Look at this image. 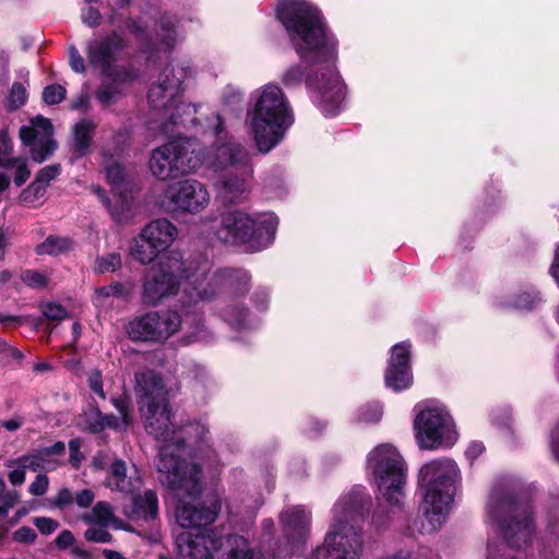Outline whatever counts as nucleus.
<instances>
[{
	"label": "nucleus",
	"instance_id": "nucleus-1",
	"mask_svg": "<svg viewBox=\"0 0 559 559\" xmlns=\"http://www.w3.org/2000/svg\"><path fill=\"white\" fill-rule=\"evenodd\" d=\"M277 16L290 40L305 61L325 63L320 76H310L307 84L317 94L319 105L326 115H334L345 97V90L334 69L335 43L325 31L320 12L305 0H282Z\"/></svg>",
	"mask_w": 559,
	"mask_h": 559
},
{
	"label": "nucleus",
	"instance_id": "nucleus-2",
	"mask_svg": "<svg viewBox=\"0 0 559 559\" xmlns=\"http://www.w3.org/2000/svg\"><path fill=\"white\" fill-rule=\"evenodd\" d=\"M211 262L205 258L185 263L178 253H171L145 272L142 285V301L157 306L176 295L183 282L182 307L198 306L216 296L227 272L211 273Z\"/></svg>",
	"mask_w": 559,
	"mask_h": 559
},
{
	"label": "nucleus",
	"instance_id": "nucleus-3",
	"mask_svg": "<svg viewBox=\"0 0 559 559\" xmlns=\"http://www.w3.org/2000/svg\"><path fill=\"white\" fill-rule=\"evenodd\" d=\"M213 119L211 128L216 139L209 148L201 151V167L204 166L217 175L215 185L224 202H240L251 186V154L235 136L226 132L219 115H215Z\"/></svg>",
	"mask_w": 559,
	"mask_h": 559
},
{
	"label": "nucleus",
	"instance_id": "nucleus-4",
	"mask_svg": "<svg viewBox=\"0 0 559 559\" xmlns=\"http://www.w3.org/2000/svg\"><path fill=\"white\" fill-rule=\"evenodd\" d=\"M294 116L282 88L266 84L260 91L251 114V134L260 153H269L293 124Z\"/></svg>",
	"mask_w": 559,
	"mask_h": 559
},
{
	"label": "nucleus",
	"instance_id": "nucleus-5",
	"mask_svg": "<svg viewBox=\"0 0 559 559\" xmlns=\"http://www.w3.org/2000/svg\"><path fill=\"white\" fill-rule=\"evenodd\" d=\"M419 475L426 487L421 503L428 524L426 530L436 532L442 526L449 512L459 469L452 460H436L425 464Z\"/></svg>",
	"mask_w": 559,
	"mask_h": 559
},
{
	"label": "nucleus",
	"instance_id": "nucleus-6",
	"mask_svg": "<svg viewBox=\"0 0 559 559\" xmlns=\"http://www.w3.org/2000/svg\"><path fill=\"white\" fill-rule=\"evenodd\" d=\"M489 518L497 522L511 547H527L535 535L531 506L519 502L502 488L495 487L487 504Z\"/></svg>",
	"mask_w": 559,
	"mask_h": 559
},
{
	"label": "nucleus",
	"instance_id": "nucleus-7",
	"mask_svg": "<svg viewBox=\"0 0 559 559\" xmlns=\"http://www.w3.org/2000/svg\"><path fill=\"white\" fill-rule=\"evenodd\" d=\"M277 225L278 219L272 214L252 216L234 210L222 214L215 235L223 242L247 245L252 250H261L274 240Z\"/></svg>",
	"mask_w": 559,
	"mask_h": 559
},
{
	"label": "nucleus",
	"instance_id": "nucleus-8",
	"mask_svg": "<svg viewBox=\"0 0 559 559\" xmlns=\"http://www.w3.org/2000/svg\"><path fill=\"white\" fill-rule=\"evenodd\" d=\"M140 413L144 419L146 431L154 436L156 440L164 442L159 449L158 457H160L162 451L169 447V452L173 453L179 466L189 464L181 457V454L185 452L182 444L187 442L189 445H197L205 440L209 432L207 428L201 423L189 424L179 431H176L170 421L168 401L154 406L143 407L140 409Z\"/></svg>",
	"mask_w": 559,
	"mask_h": 559
},
{
	"label": "nucleus",
	"instance_id": "nucleus-9",
	"mask_svg": "<svg viewBox=\"0 0 559 559\" xmlns=\"http://www.w3.org/2000/svg\"><path fill=\"white\" fill-rule=\"evenodd\" d=\"M182 323L192 329L190 342L205 338L206 332L203 329L201 314H187L182 320L176 311L171 310L150 311L135 318L129 323L128 333L133 340L159 342L174 335Z\"/></svg>",
	"mask_w": 559,
	"mask_h": 559
},
{
	"label": "nucleus",
	"instance_id": "nucleus-10",
	"mask_svg": "<svg viewBox=\"0 0 559 559\" xmlns=\"http://www.w3.org/2000/svg\"><path fill=\"white\" fill-rule=\"evenodd\" d=\"M378 489L389 504L397 506L403 498L405 468L401 454L390 444L377 447L368 457Z\"/></svg>",
	"mask_w": 559,
	"mask_h": 559
},
{
	"label": "nucleus",
	"instance_id": "nucleus-11",
	"mask_svg": "<svg viewBox=\"0 0 559 559\" xmlns=\"http://www.w3.org/2000/svg\"><path fill=\"white\" fill-rule=\"evenodd\" d=\"M201 167V150L190 143L170 142L153 151L150 169L160 180L197 171Z\"/></svg>",
	"mask_w": 559,
	"mask_h": 559
},
{
	"label": "nucleus",
	"instance_id": "nucleus-12",
	"mask_svg": "<svg viewBox=\"0 0 559 559\" xmlns=\"http://www.w3.org/2000/svg\"><path fill=\"white\" fill-rule=\"evenodd\" d=\"M189 67H181L179 64H171L166 67L159 74L156 83H154L147 94V99L152 108L156 110L175 109L171 112L170 120L173 123H178V118L181 111L194 112L191 105L178 104L177 97L181 92V84L187 76Z\"/></svg>",
	"mask_w": 559,
	"mask_h": 559
},
{
	"label": "nucleus",
	"instance_id": "nucleus-13",
	"mask_svg": "<svg viewBox=\"0 0 559 559\" xmlns=\"http://www.w3.org/2000/svg\"><path fill=\"white\" fill-rule=\"evenodd\" d=\"M415 437L424 450L450 447L456 441V431L450 415L442 408L427 407L414 420Z\"/></svg>",
	"mask_w": 559,
	"mask_h": 559
},
{
	"label": "nucleus",
	"instance_id": "nucleus-14",
	"mask_svg": "<svg viewBox=\"0 0 559 559\" xmlns=\"http://www.w3.org/2000/svg\"><path fill=\"white\" fill-rule=\"evenodd\" d=\"M206 187L195 179H185L169 185L162 197L160 203L168 213L197 214L210 204Z\"/></svg>",
	"mask_w": 559,
	"mask_h": 559
},
{
	"label": "nucleus",
	"instance_id": "nucleus-15",
	"mask_svg": "<svg viewBox=\"0 0 559 559\" xmlns=\"http://www.w3.org/2000/svg\"><path fill=\"white\" fill-rule=\"evenodd\" d=\"M53 128L49 119L36 116L28 126L20 129V139L34 162L43 163L49 158L57 148V142L52 138Z\"/></svg>",
	"mask_w": 559,
	"mask_h": 559
},
{
	"label": "nucleus",
	"instance_id": "nucleus-16",
	"mask_svg": "<svg viewBox=\"0 0 559 559\" xmlns=\"http://www.w3.org/2000/svg\"><path fill=\"white\" fill-rule=\"evenodd\" d=\"M411 344L403 342L392 348L389 367L385 373V383L395 391L407 389L412 384L409 371Z\"/></svg>",
	"mask_w": 559,
	"mask_h": 559
},
{
	"label": "nucleus",
	"instance_id": "nucleus-17",
	"mask_svg": "<svg viewBox=\"0 0 559 559\" xmlns=\"http://www.w3.org/2000/svg\"><path fill=\"white\" fill-rule=\"evenodd\" d=\"M105 486L115 491L133 495L142 486V477L135 465L128 467L124 461L117 459L109 467Z\"/></svg>",
	"mask_w": 559,
	"mask_h": 559
},
{
	"label": "nucleus",
	"instance_id": "nucleus-18",
	"mask_svg": "<svg viewBox=\"0 0 559 559\" xmlns=\"http://www.w3.org/2000/svg\"><path fill=\"white\" fill-rule=\"evenodd\" d=\"M135 394L140 409L168 401L163 380L154 371L146 370L138 372L135 374Z\"/></svg>",
	"mask_w": 559,
	"mask_h": 559
},
{
	"label": "nucleus",
	"instance_id": "nucleus-19",
	"mask_svg": "<svg viewBox=\"0 0 559 559\" xmlns=\"http://www.w3.org/2000/svg\"><path fill=\"white\" fill-rule=\"evenodd\" d=\"M121 36L112 34L99 40H93L87 45V59L93 66L108 73L111 64L116 61L117 53L122 49Z\"/></svg>",
	"mask_w": 559,
	"mask_h": 559
},
{
	"label": "nucleus",
	"instance_id": "nucleus-20",
	"mask_svg": "<svg viewBox=\"0 0 559 559\" xmlns=\"http://www.w3.org/2000/svg\"><path fill=\"white\" fill-rule=\"evenodd\" d=\"M281 523L287 543L299 545L309 533L310 513L304 507H290L281 513Z\"/></svg>",
	"mask_w": 559,
	"mask_h": 559
},
{
	"label": "nucleus",
	"instance_id": "nucleus-21",
	"mask_svg": "<svg viewBox=\"0 0 559 559\" xmlns=\"http://www.w3.org/2000/svg\"><path fill=\"white\" fill-rule=\"evenodd\" d=\"M106 177L108 181L112 185L114 197L117 199V203L119 204L120 210L112 209L110 205V200L106 197L105 191L100 187H96L94 189L95 193L103 201L105 206L109 210L111 215L117 219H121L123 213L129 211V201L127 197L122 195L121 186L123 185V169L116 162H107L105 165Z\"/></svg>",
	"mask_w": 559,
	"mask_h": 559
},
{
	"label": "nucleus",
	"instance_id": "nucleus-22",
	"mask_svg": "<svg viewBox=\"0 0 559 559\" xmlns=\"http://www.w3.org/2000/svg\"><path fill=\"white\" fill-rule=\"evenodd\" d=\"M143 237L156 245L157 249L163 252L167 250L177 237V227L166 218H158L150 222L142 229Z\"/></svg>",
	"mask_w": 559,
	"mask_h": 559
},
{
	"label": "nucleus",
	"instance_id": "nucleus-23",
	"mask_svg": "<svg viewBox=\"0 0 559 559\" xmlns=\"http://www.w3.org/2000/svg\"><path fill=\"white\" fill-rule=\"evenodd\" d=\"M158 513V500L157 496L153 490H145L143 495L134 496L130 510L129 516L133 520L154 519Z\"/></svg>",
	"mask_w": 559,
	"mask_h": 559
},
{
	"label": "nucleus",
	"instance_id": "nucleus-24",
	"mask_svg": "<svg viewBox=\"0 0 559 559\" xmlns=\"http://www.w3.org/2000/svg\"><path fill=\"white\" fill-rule=\"evenodd\" d=\"M95 128V123L88 119H83L73 127L72 151L76 157H82L88 152Z\"/></svg>",
	"mask_w": 559,
	"mask_h": 559
},
{
	"label": "nucleus",
	"instance_id": "nucleus-25",
	"mask_svg": "<svg viewBox=\"0 0 559 559\" xmlns=\"http://www.w3.org/2000/svg\"><path fill=\"white\" fill-rule=\"evenodd\" d=\"M143 236L144 233L141 230V233L132 239L129 252L132 259L143 265H146L152 263L162 252L157 249L154 242Z\"/></svg>",
	"mask_w": 559,
	"mask_h": 559
},
{
	"label": "nucleus",
	"instance_id": "nucleus-26",
	"mask_svg": "<svg viewBox=\"0 0 559 559\" xmlns=\"http://www.w3.org/2000/svg\"><path fill=\"white\" fill-rule=\"evenodd\" d=\"M112 508L108 502L99 501L93 509L82 515V520L87 524L100 525L107 527L114 520Z\"/></svg>",
	"mask_w": 559,
	"mask_h": 559
},
{
	"label": "nucleus",
	"instance_id": "nucleus-27",
	"mask_svg": "<svg viewBox=\"0 0 559 559\" xmlns=\"http://www.w3.org/2000/svg\"><path fill=\"white\" fill-rule=\"evenodd\" d=\"M70 247L71 241L68 238L49 236L44 242L36 246L35 251L39 255H56L67 251Z\"/></svg>",
	"mask_w": 559,
	"mask_h": 559
},
{
	"label": "nucleus",
	"instance_id": "nucleus-28",
	"mask_svg": "<svg viewBox=\"0 0 559 559\" xmlns=\"http://www.w3.org/2000/svg\"><path fill=\"white\" fill-rule=\"evenodd\" d=\"M46 193V189L35 180L29 183L19 195V202L25 206H38Z\"/></svg>",
	"mask_w": 559,
	"mask_h": 559
},
{
	"label": "nucleus",
	"instance_id": "nucleus-29",
	"mask_svg": "<svg viewBox=\"0 0 559 559\" xmlns=\"http://www.w3.org/2000/svg\"><path fill=\"white\" fill-rule=\"evenodd\" d=\"M122 265L121 255L117 252L106 253L96 258L94 272L105 274L119 270Z\"/></svg>",
	"mask_w": 559,
	"mask_h": 559
},
{
	"label": "nucleus",
	"instance_id": "nucleus-30",
	"mask_svg": "<svg viewBox=\"0 0 559 559\" xmlns=\"http://www.w3.org/2000/svg\"><path fill=\"white\" fill-rule=\"evenodd\" d=\"M5 465L8 467H13L15 465H19L20 467L25 468V471L29 469L33 472L39 471L44 466V464H41V456L39 453V449L32 453L22 455L15 460H9V461H7Z\"/></svg>",
	"mask_w": 559,
	"mask_h": 559
},
{
	"label": "nucleus",
	"instance_id": "nucleus-31",
	"mask_svg": "<svg viewBox=\"0 0 559 559\" xmlns=\"http://www.w3.org/2000/svg\"><path fill=\"white\" fill-rule=\"evenodd\" d=\"M124 287L119 282H114L107 286L99 287L95 290L94 300L97 305H103L105 298L123 296Z\"/></svg>",
	"mask_w": 559,
	"mask_h": 559
},
{
	"label": "nucleus",
	"instance_id": "nucleus-32",
	"mask_svg": "<svg viewBox=\"0 0 559 559\" xmlns=\"http://www.w3.org/2000/svg\"><path fill=\"white\" fill-rule=\"evenodd\" d=\"M92 417L97 418V424H92L91 432H99L106 428H120L118 419L114 415H103L99 409L92 411Z\"/></svg>",
	"mask_w": 559,
	"mask_h": 559
},
{
	"label": "nucleus",
	"instance_id": "nucleus-33",
	"mask_svg": "<svg viewBox=\"0 0 559 559\" xmlns=\"http://www.w3.org/2000/svg\"><path fill=\"white\" fill-rule=\"evenodd\" d=\"M26 88L21 83H14L10 90L8 97V108L15 110L23 106L26 102Z\"/></svg>",
	"mask_w": 559,
	"mask_h": 559
},
{
	"label": "nucleus",
	"instance_id": "nucleus-34",
	"mask_svg": "<svg viewBox=\"0 0 559 559\" xmlns=\"http://www.w3.org/2000/svg\"><path fill=\"white\" fill-rule=\"evenodd\" d=\"M10 165H13L15 167V175L13 179L14 183L17 187H21L28 180L31 176V170L27 166V160L21 157L12 158L10 160Z\"/></svg>",
	"mask_w": 559,
	"mask_h": 559
},
{
	"label": "nucleus",
	"instance_id": "nucleus-35",
	"mask_svg": "<svg viewBox=\"0 0 559 559\" xmlns=\"http://www.w3.org/2000/svg\"><path fill=\"white\" fill-rule=\"evenodd\" d=\"M66 97V88L60 84H52L45 87L43 92V99L48 105H56L61 103Z\"/></svg>",
	"mask_w": 559,
	"mask_h": 559
},
{
	"label": "nucleus",
	"instance_id": "nucleus-36",
	"mask_svg": "<svg viewBox=\"0 0 559 559\" xmlns=\"http://www.w3.org/2000/svg\"><path fill=\"white\" fill-rule=\"evenodd\" d=\"M22 281L32 288H40L45 287L48 283V278L45 274L33 271V270H26L21 275Z\"/></svg>",
	"mask_w": 559,
	"mask_h": 559
},
{
	"label": "nucleus",
	"instance_id": "nucleus-37",
	"mask_svg": "<svg viewBox=\"0 0 559 559\" xmlns=\"http://www.w3.org/2000/svg\"><path fill=\"white\" fill-rule=\"evenodd\" d=\"M41 312L47 320L61 321L68 318V311L59 304L48 302L43 306Z\"/></svg>",
	"mask_w": 559,
	"mask_h": 559
},
{
	"label": "nucleus",
	"instance_id": "nucleus-38",
	"mask_svg": "<svg viewBox=\"0 0 559 559\" xmlns=\"http://www.w3.org/2000/svg\"><path fill=\"white\" fill-rule=\"evenodd\" d=\"M60 165L46 166L38 171L35 181L43 186L45 189H47L50 181L53 180L60 174Z\"/></svg>",
	"mask_w": 559,
	"mask_h": 559
},
{
	"label": "nucleus",
	"instance_id": "nucleus-39",
	"mask_svg": "<svg viewBox=\"0 0 559 559\" xmlns=\"http://www.w3.org/2000/svg\"><path fill=\"white\" fill-rule=\"evenodd\" d=\"M99 525V527H90L85 531L84 537L88 542L93 543H111L112 535Z\"/></svg>",
	"mask_w": 559,
	"mask_h": 559
},
{
	"label": "nucleus",
	"instance_id": "nucleus-40",
	"mask_svg": "<svg viewBox=\"0 0 559 559\" xmlns=\"http://www.w3.org/2000/svg\"><path fill=\"white\" fill-rule=\"evenodd\" d=\"M112 405L118 411L121 417V421L124 428H128L132 424V417L130 415L129 401L126 397H115L111 400Z\"/></svg>",
	"mask_w": 559,
	"mask_h": 559
},
{
	"label": "nucleus",
	"instance_id": "nucleus-41",
	"mask_svg": "<svg viewBox=\"0 0 559 559\" xmlns=\"http://www.w3.org/2000/svg\"><path fill=\"white\" fill-rule=\"evenodd\" d=\"M0 520H2L8 516L9 510L19 503L20 495L16 490H11L5 492V495L0 498Z\"/></svg>",
	"mask_w": 559,
	"mask_h": 559
},
{
	"label": "nucleus",
	"instance_id": "nucleus-42",
	"mask_svg": "<svg viewBox=\"0 0 559 559\" xmlns=\"http://www.w3.org/2000/svg\"><path fill=\"white\" fill-rule=\"evenodd\" d=\"M12 151V142L7 131L0 132V166L8 167L10 165L9 155Z\"/></svg>",
	"mask_w": 559,
	"mask_h": 559
},
{
	"label": "nucleus",
	"instance_id": "nucleus-43",
	"mask_svg": "<svg viewBox=\"0 0 559 559\" xmlns=\"http://www.w3.org/2000/svg\"><path fill=\"white\" fill-rule=\"evenodd\" d=\"M118 91L110 85H102L96 92V98L103 106H109L116 102Z\"/></svg>",
	"mask_w": 559,
	"mask_h": 559
},
{
	"label": "nucleus",
	"instance_id": "nucleus-44",
	"mask_svg": "<svg viewBox=\"0 0 559 559\" xmlns=\"http://www.w3.org/2000/svg\"><path fill=\"white\" fill-rule=\"evenodd\" d=\"M302 80L304 71L299 66L290 67L282 76V81L286 86H296L300 84Z\"/></svg>",
	"mask_w": 559,
	"mask_h": 559
},
{
	"label": "nucleus",
	"instance_id": "nucleus-45",
	"mask_svg": "<svg viewBox=\"0 0 559 559\" xmlns=\"http://www.w3.org/2000/svg\"><path fill=\"white\" fill-rule=\"evenodd\" d=\"M88 385H90V389L95 393L97 394L102 400H105L106 399V394L104 392V389H103V377H102V372L97 369H94L91 371V373L88 374Z\"/></svg>",
	"mask_w": 559,
	"mask_h": 559
},
{
	"label": "nucleus",
	"instance_id": "nucleus-46",
	"mask_svg": "<svg viewBox=\"0 0 559 559\" xmlns=\"http://www.w3.org/2000/svg\"><path fill=\"white\" fill-rule=\"evenodd\" d=\"M49 486V478L44 475L39 474L36 476L34 481L29 485L28 491L33 496H43L46 493Z\"/></svg>",
	"mask_w": 559,
	"mask_h": 559
},
{
	"label": "nucleus",
	"instance_id": "nucleus-47",
	"mask_svg": "<svg viewBox=\"0 0 559 559\" xmlns=\"http://www.w3.org/2000/svg\"><path fill=\"white\" fill-rule=\"evenodd\" d=\"M241 102L242 93L233 86H227L223 95V103L226 106L234 108L240 105Z\"/></svg>",
	"mask_w": 559,
	"mask_h": 559
},
{
	"label": "nucleus",
	"instance_id": "nucleus-48",
	"mask_svg": "<svg viewBox=\"0 0 559 559\" xmlns=\"http://www.w3.org/2000/svg\"><path fill=\"white\" fill-rule=\"evenodd\" d=\"M35 526L39 530V532L44 535H49L53 533L58 527V522L50 518H36L34 520Z\"/></svg>",
	"mask_w": 559,
	"mask_h": 559
},
{
	"label": "nucleus",
	"instance_id": "nucleus-49",
	"mask_svg": "<svg viewBox=\"0 0 559 559\" xmlns=\"http://www.w3.org/2000/svg\"><path fill=\"white\" fill-rule=\"evenodd\" d=\"M69 63L71 69L76 73H83L85 71L84 59L74 46L69 49Z\"/></svg>",
	"mask_w": 559,
	"mask_h": 559
},
{
	"label": "nucleus",
	"instance_id": "nucleus-50",
	"mask_svg": "<svg viewBox=\"0 0 559 559\" xmlns=\"http://www.w3.org/2000/svg\"><path fill=\"white\" fill-rule=\"evenodd\" d=\"M13 539L19 543L29 544L36 539V533L29 526H22L14 532Z\"/></svg>",
	"mask_w": 559,
	"mask_h": 559
},
{
	"label": "nucleus",
	"instance_id": "nucleus-51",
	"mask_svg": "<svg viewBox=\"0 0 559 559\" xmlns=\"http://www.w3.org/2000/svg\"><path fill=\"white\" fill-rule=\"evenodd\" d=\"M81 442L78 439H73L69 442V451H70V463L74 467H79L83 460V454L80 451Z\"/></svg>",
	"mask_w": 559,
	"mask_h": 559
},
{
	"label": "nucleus",
	"instance_id": "nucleus-52",
	"mask_svg": "<svg viewBox=\"0 0 559 559\" xmlns=\"http://www.w3.org/2000/svg\"><path fill=\"white\" fill-rule=\"evenodd\" d=\"M82 20L87 26L96 27L100 24L102 15L98 10L90 7L83 11Z\"/></svg>",
	"mask_w": 559,
	"mask_h": 559
},
{
	"label": "nucleus",
	"instance_id": "nucleus-53",
	"mask_svg": "<svg viewBox=\"0 0 559 559\" xmlns=\"http://www.w3.org/2000/svg\"><path fill=\"white\" fill-rule=\"evenodd\" d=\"M73 502L72 492L68 488H62L58 491L53 499V504L58 508H66Z\"/></svg>",
	"mask_w": 559,
	"mask_h": 559
},
{
	"label": "nucleus",
	"instance_id": "nucleus-54",
	"mask_svg": "<svg viewBox=\"0 0 559 559\" xmlns=\"http://www.w3.org/2000/svg\"><path fill=\"white\" fill-rule=\"evenodd\" d=\"M94 498L95 495L91 489H84L75 495L74 500L80 508H87L93 503Z\"/></svg>",
	"mask_w": 559,
	"mask_h": 559
},
{
	"label": "nucleus",
	"instance_id": "nucleus-55",
	"mask_svg": "<svg viewBox=\"0 0 559 559\" xmlns=\"http://www.w3.org/2000/svg\"><path fill=\"white\" fill-rule=\"evenodd\" d=\"M12 468L13 471L8 475L9 481L13 486L22 485L25 481V468L20 467L19 465L13 466Z\"/></svg>",
	"mask_w": 559,
	"mask_h": 559
},
{
	"label": "nucleus",
	"instance_id": "nucleus-56",
	"mask_svg": "<svg viewBox=\"0 0 559 559\" xmlns=\"http://www.w3.org/2000/svg\"><path fill=\"white\" fill-rule=\"evenodd\" d=\"M537 300L539 299L536 295L533 296L526 293L516 299L515 307L519 309H532Z\"/></svg>",
	"mask_w": 559,
	"mask_h": 559
},
{
	"label": "nucleus",
	"instance_id": "nucleus-57",
	"mask_svg": "<svg viewBox=\"0 0 559 559\" xmlns=\"http://www.w3.org/2000/svg\"><path fill=\"white\" fill-rule=\"evenodd\" d=\"M74 543V536L73 534L68 531V530H64L62 531L56 538V545L59 547V548H67L69 546H71L72 544Z\"/></svg>",
	"mask_w": 559,
	"mask_h": 559
},
{
	"label": "nucleus",
	"instance_id": "nucleus-58",
	"mask_svg": "<svg viewBox=\"0 0 559 559\" xmlns=\"http://www.w3.org/2000/svg\"><path fill=\"white\" fill-rule=\"evenodd\" d=\"M39 453L41 456V464H44L41 469L52 471L57 467L58 461L56 459H53L52 456H50L49 452H47L43 449H39Z\"/></svg>",
	"mask_w": 559,
	"mask_h": 559
},
{
	"label": "nucleus",
	"instance_id": "nucleus-59",
	"mask_svg": "<svg viewBox=\"0 0 559 559\" xmlns=\"http://www.w3.org/2000/svg\"><path fill=\"white\" fill-rule=\"evenodd\" d=\"M22 357H23L22 353L17 348L11 346L8 343L7 348L4 349V353L1 358L4 360H8V361H10V360L20 361L22 359Z\"/></svg>",
	"mask_w": 559,
	"mask_h": 559
},
{
	"label": "nucleus",
	"instance_id": "nucleus-60",
	"mask_svg": "<svg viewBox=\"0 0 559 559\" xmlns=\"http://www.w3.org/2000/svg\"><path fill=\"white\" fill-rule=\"evenodd\" d=\"M22 357H23L22 353L17 348L11 346L8 343L7 348L4 349V353L1 358L4 360H8V361H10V360L20 361L22 359Z\"/></svg>",
	"mask_w": 559,
	"mask_h": 559
},
{
	"label": "nucleus",
	"instance_id": "nucleus-61",
	"mask_svg": "<svg viewBox=\"0 0 559 559\" xmlns=\"http://www.w3.org/2000/svg\"><path fill=\"white\" fill-rule=\"evenodd\" d=\"M43 450L49 452L50 456H60L64 454L66 445L62 441H58L49 448H43Z\"/></svg>",
	"mask_w": 559,
	"mask_h": 559
},
{
	"label": "nucleus",
	"instance_id": "nucleus-62",
	"mask_svg": "<svg viewBox=\"0 0 559 559\" xmlns=\"http://www.w3.org/2000/svg\"><path fill=\"white\" fill-rule=\"evenodd\" d=\"M550 274L559 286V246L556 249L555 260L550 266Z\"/></svg>",
	"mask_w": 559,
	"mask_h": 559
},
{
	"label": "nucleus",
	"instance_id": "nucleus-63",
	"mask_svg": "<svg viewBox=\"0 0 559 559\" xmlns=\"http://www.w3.org/2000/svg\"><path fill=\"white\" fill-rule=\"evenodd\" d=\"M484 451V445L479 442H473L466 450V455L475 459Z\"/></svg>",
	"mask_w": 559,
	"mask_h": 559
},
{
	"label": "nucleus",
	"instance_id": "nucleus-64",
	"mask_svg": "<svg viewBox=\"0 0 559 559\" xmlns=\"http://www.w3.org/2000/svg\"><path fill=\"white\" fill-rule=\"evenodd\" d=\"M22 419L16 417L1 423V426L9 431H15L22 426Z\"/></svg>",
	"mask_w": 559,
	"mask_h": 559
}]
</instances>
